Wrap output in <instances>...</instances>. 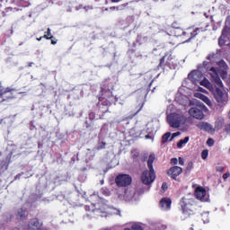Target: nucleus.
I'll list each match as a JSON object with an SVG mask.
<instances>
[{
  "label": "nucleus",
  "mask_w": 230,
  "mask_h": 230,
  "mask_svg": "<svg viewBox=\"0 0 230 230\" xmlns=\"http://www.w3.org/2000/svg\"><path fill=\"white\" fill-rule=\"evenodd\" d=\"M197 127L199 130H205V132H211L213 130V127L208 122H199L197 124Z\"/></svg>",
  "instance_id": "nucleus-14"
},
{
  "label": "nucleus",
  "mask_w": 230,
  "mask_h": 230,
  "mask_svg": "<svg viewBox=\"0 0 230 230\" xmlns=\"http://www.w3.org/2000/svg\"><path fill=\"white\" fill-rule=\"evenodd\" d=\"M207 145L208 146H213V145H215V140H213V138H208L207 140Z\"/></svg>",
  "instance_id": "nucleus-36"
},
{
  "label": "nucleus",
  "mask_w": 230,
  "mask_h": 230,
  "mask_svg": "<svg viewBox=\"0 0 230 230\" xmlns=\"http://www.w3.org/2000/svg\"><path fill=\"white\" fill-rule=\"evenodd\" d=\"M40 226H42V224H40V222H39V219H37V218L32 219L31 221V223L29 224L28 230H39V229H40Z\"/></svg>",
  "instance_id": "nucleus-15"
},
{
  "label": "nucleus",
  "mask_w": 230,
  "mask_h": 230,
  "mask_svg": "<svg viewBox=\"0 0 230 230\" xmlns=\"http://www.w3.org/2000/svg\"><path fill=\"white\" fill-rule=\"evenodd\" d=\"M146 159H148V154H144L143 156H142V160L144 161H146Z\"/></svg>",
  "instance_id": "nucleus-42"
},
{
  "label": "nucleus",
  "mask_w": 230,
  "mask_h": 230,
  "mask_svg": "<svg viewBox=\"0 0 230 230\" xmlns=\"http://www.w3.org/2000/svg\"><path fill=\"white\" fill-rule=\"evenodd\" d=\"M154 1H157V0H154Z\"/></svg>",
  "instance_id": "nucleus-58"
},
{
  "label": "nucleus",
  "mask_w": 230,
  "mask_h": 230,
  "mask_svg": "<svg viewBox=\"0 0 230 230\" xmlns=\"http://www.w3.org/2000/svg\"><path fill=\"white\" fill-rule=\"evenodd\" d=\"M80 8H82V6H80ZM80 8H76V10H80Z\"/></svg>",
  "instance_id": "nucleus-56"
},
{
  "label": "nucleus",
  "mask_w": 230,
  "mask_h": 230,
  "mask_svg": "<svg viewBox=\"0 0 230 230\" xmlns=\"http://www.w3.org/2000/svg\"><path fill=\"white\" fill-rule=\"evenodd\" d=\"M160 208L164 211H168L172 208V199L170 198H163L160 200Z\"/></svg>",
  "instance_id": "nucleus-13"
},
{
  "label": "nucleus",
  "mask_w": 230,
  "mask_h": 230,
  "mask_svg": "<svg viewBox=\"0 0 230 230\" xmlns=\"http://www.w3.org/2000/svg\"><path fill=\"white\" fill-rule=\"evenodd\" d=\"M178 136H181V132L177 131L175 133H172V135L170 137L169 141H173V139H175V137H177Z\"/></svg>",
  "instance_id": "nucleus-33"
},
{
  "label": "nucleus",
  "mask_w": 230,
  "mask_h": 230,
  "mask_svg": "<svg viewBox=\"0 0 230 230\" xmlns=\"http://www.w3.org/2000/svg\"><path fill=\"white\" fill-rule=\"evenodd\" d=\"M179 164H181V166H183V164H184V159H182V157H179Z\"/></svg>",
  "instance_id": "nucleus-43"
},
{
  "label": "nucleus",
  "mask_w": 230,
  "mask_h": 230,
  "mask_svg": "<svg viewBox=\"0 0 230 230\" xmlns=\"http://www.w3.org/2000/svg\"><path fill=\"white\" fill-rule=\"evenodd\" d=\"M220 42H221V41H220V39H219V44H220Z\"/></svg>",
  "instance_id": "nucleus-57"
},
{
  "label": "nucleus",
  "mask_w": 230,
  "mask_h": 230,
  "mask_svg": "<svg viewBox=\"0 0 230 230\" xmlns=\"http://www.w3.org/2000/svg\"><path fill=\"white\" fill-rule=\"evenodd\" d=\"M73 6V4L71 2H66L65 4L66 12H71V7Z\"/></svg>",
  "instance_id": "nucleus-32"
},
{
  "label": "nucleus",
  "mask_w": 230,
  "mask_h": 230,
  "mask_svg": "<svg viewBox=\"0 0 230 230\" xmlns=\"http://www.w3.org/2000/svg\"><path fill=\"white\" fill-rule=\"evenodd\" d=\"M126 197H128V199H132L134 195H136V192L134 190L129 191L128 190L125 191Z\"/></svg>",
  "instance_id": "nucleus-30"
},
{
  "label": "nucleus",
  "mask_w": 230,
  "mask_h": 230,
  "mask_svg": "<svg viewBox=\"0 0 230 230\" xmlns=\"http://www.w3.org/2000/svg\"><path fill=\"white\" fill-rule=\"evenodd\" d=\"M21 177V174L17 175L15 179H19Z\"/></svg>",
  "instance_id": "nucleus-52"
},
{
  "label": "nucleus",
  "mask_w": 230,
  "mask_h": 230,
  "mask_svg": "<svg viewBox=\"0 0 230 230\" xmlns=\"http://www.w3.org/2000/svg\"><path fill=\"white\" fill-rule=\"evenodd\" d=\"M222 127H224V119H217L216 121L215 128H217V130H220Z\"/></svg>",
  "instance_id": "nucleus-21"
},
{
  "label": "nucleus",
  "mask_w": 230,
  "mask_h": 230,
  "mask_svg": "<svg viewBox=\"0 0 230 230\" xmlns=\"http://www.w3.org/2000/svg\"><path fill=\"white\" fill-rule=\"evenodd\" d=\"M202 218H203V222L204 224H209V212H204L202 215H201Z\"/></svg>",
  "instance_id": "nucleus-26"
},
{
  "label": "nucleus",
  "mask_w": 230,
  "mask_h": 230,
  "mask_svg": "<svg viewBox=\"0 0 230 230\" xmlns=\"http://www.w3.org/2000/svg\"><path fill=\"white\" fill-rule=\"evenodd\" d=\"M106 143L105 142H102L100 144H98V146L95 147L96 150H103V148H105L106 146Z\"/></svg>",
  "instance_id": "nucleus-31"
},
{
  "label": "nucleus",
  "mask_w": 230,
  "mask_h": 230,
  "mask_svg": "<svg viewBox=\"0 0 230 230\" xmlns=\"http://www.w3.org/2000/svg\"><path fill=\"white\" fill-rule=\"evenodd\" d=\"M217 66L219 67V75L223 80H226L227 78V70L229 69V66H227V63L224 60H220L217 62Z\"/></svg>",
  "instance_id": "nucleus-11"
},
{
  "label": "nucleus",
  "mask_w": 230,
  "mask_h": 230,
  "mask_svg": "<svg viewBox=\"0 0 230 230\" xmlns=\"http://www.w3.org/2000/svg\"><path fill=\"white\" fill-rule=\"evenodd\" d=\"M115 182L117 186L122 188L130 186V184L132 183V177H130V175L128 174H119L115 179Z\"/></svg>",
  "instance_id": "nucleus-7"
},
{
  "label": "nucleus",
  "mask_w": 230,
  "mask_h": 230,
  "mask_svg": "<svg viewBox=\"0 0 230 230\" xmlns=\"http://www.w3.org/2000/svg\"><path fill=\"white\" fill-rule=\"evenodd\" d=\"M190 141V137H185L184 139L180 140L177 143V148H181L183 145H186Z\"/></svg>",
  "instance_id": "nucleus-20"
},
{
  "label": "nucleus",
  "mask_w": 230,
  "mask_h": 230,
  "mask_svg": "<svg viewBox=\"0 0 230 230\" xmlns=\"http://www.w3.org/2000/svg\"><path fill=\"white\" fill-rule=\"evenodd\" d=\"M102 96L104 100H111V98H112V92L111 90H108L104 93H102Z\"/></svg>",
  "instance_id": "nucleus-24"
},
{
  "label": "nucleus",
  "mask_w": 230,
  "mask_h": 230,
  "mask_svg": "<svg viewBox=\"0 0 230 230\" xmlns=\"http://www.w3.org/2000/svg\"><path fill=\"white\" fill-rule=\"evenodd\" d=\"M33 62H31V63H29V65H28V67H31V66H33Z\"/></svg>",
  "instance_id": "nucleus-50"
},
{
  "label": "nucleus",
  "mask_w": 230,
  "mask_h": 230,
  "mask_svg": "<svg viewBox=\"0 0 230 230\" xmlns=\"http://www.w3.org/2000/svg\"><path fill=\"white\" fill-rule=\"evenodd\" d=\"M188 78L190 80V82H192V84L197 85V84H199L200 80L204 78V75H202V72L199 70H193L188 75Z\"/></svg>",
  "instance_id": "nucleus-10"
},
{
  "label": "nucleus",
  "mask_w": 230,
  "mask_h": 230,
  "mask_svg": "<svg viewBox=\"0 0 230 230\" xmlns=\"http://www.w3.org/2000/svg\"><path fill=\"white\" fill-rule=\"evenodd\" d=\"M167 173L172 179H177V177H179V175L182 173V168L179 166L171 167L168 170Z\"/></svg>",
  "instance_id": "nucleus-12"
},
{
  "label": "nucleus",
  "mask_w": 230,
  "mask_h": 230,
  "mask_svg": "<svg viewBox=\"0 0 230 230\" xmlns=\"http://www.w3.org/2000/svg\"><path fill=\"white\" fill-rule=\"evenodd\" d=\"M141 180L143 184L148 186V184H152L154 181H155V171H144L141 176Z\"/></svg>",
  "instance_id": "nucleus-8"
},
{
  "label": "nucleus",
  "mask_w": 230,
  "mask_h": 230,
  "mask_svg": "<svg viewBox=\"0 0 230 230\" xmlns=\"http://www.w3.org/2000/svg\"><path fill=\"white\" fill-rule=\"evenodd\" d=\"M200 30H201L200 28H196L195 30H193V31L190 32V37L189 38V40H187V42H190L191 39H194V37H197Z\"/></svg>",
  "instance_id": "nucleus-22"
},
{
  "label": "nucleus",
  "mask_w": 230,
  "mask_h": 230,
  "mask_svg": "<svg viewBox=\"0 0 230 230\" xmlns=\"http://www.w3.org/2000/svg\"><path fill=\"white\" fill-rule=\"evenodd\" d=\"M196 98H199V100H202V102H204L207 105H208V107H211L212 102L211 100H209L208 98V96L202 94V93H195Z\"/></svg>",
  "instance_id": "nucleus-17"
},
{
  "label": "nucleus",
  "mask_w": 230,
  "mask_h": 230,
  "mask_svg": "<svg viewBox=\"0 0 230 230\" xmlns=\"http://www.w3.org/2000/svg\"><path fill=\"white\" fill-rule=\"evenodd\" d=\"M212 58H215V54H209V55L207 57V60H211Z\"/></svg>",
  "instance_id": "nucleus-41"
},
{
  "label": "nucleus",
  "mask_w": 230,
  "mask_h": 230,
  "mask_svg": "<svg viewBox=\"0 0 230 230\" xmlns=\"http://www.w3.org/2000/svg\"><path fill=\"white\" fill-rule=\"evenodd\" d=\"M225 132H226V134H230V123L225 126Z\"/></svg>",
  "instance_id": "nucleus-37"
},
{
  "label": "nucleus",
  "mask_w": 230,
  "mask_h": 230,
  "mask_svg": "<svg viewBox=\"0 0 230 230\" xmlns=\"http://www.w3.org/2000/svg\"><path fill=\"white\" fill-rule=\"evenodd\" d=\"M177 163H179V160H177V158H172L171 160V164H177Z\"/></svg>",
  "instance_id": "nucleus-39"
},
{
  "label": "nucleus",
  "mask_w": 230,
  "mask_h": 230,
  "mask_svg": "<svg viewBox=\"0 0 230 230\" xmlns=\"http://www.w3.org/2000/svg\"><path fill=\"white\" fill-rule=\"evenodd\" d=\"M54 37H53V39H49V40H51V44H53V45H55V44H57V40H54Z\"/></svg>",
  "instance_id": "nucleus-45"
},
{
  "label": "nucleus",
  "mask_w": 230,
  "mask_h": 230,
  "mask_svg": "<svg viewBox=\"0 0 230 230\" xmlns=\"http://www.w3.org/2000/svg\"><path fill=\"white\" fill-rule=\"evenodd\" d=\"M132 230H143V226H141V225H133L131 226Z\"/></svg>",
  "instance_id": "nucleus-34"
},
{
  "label": "nucleus",
  "mask_w": 230,
  "mask_h": 230,
  "mask_svg": "<svg viewBox=\"0 0 230 230\" xmlns=\"http://www.w3.org/2000/svg\"><path fill=\"white\" fill-rule=\"evenodd\" d=\"M154 161H155V155L152 153L147 160V168H149V170L154 171Z\"/></svg>",
  "instance_id": "nucleus-18"
},
{
  "label": "nucleus",
  "mask_w": 230,
  "mask_h": 230,
  "mask_svg": "<svg viewBox=\"0 0 230 230\" xmlns=\"http://www.w3.org/2000/svg\"><path fill=\"white\" fill-rule=\"evenodd\" d=\"M43 39H47V40H49V39H53V36L48 37V35L41 36L40 38H37V40L40 41Z\"/></svg>",
  "instance_id": "nucleus-35"
},
{
  "label": "nucleus",
  "mask_w": 230,
  "mask_h": 230,
  "mask_svg": "<svg viewBox=\"0 0 230 230\" xmlns=\"http://www.w3.org/2000/svg\"><path fill=\"white\" fill-rule=\"evenodd\" d=\"M224 33H226V29L223 30L222 35H224Z\"/></svg>",
  "instance_id": "nucleus-51"
},
{
  "label": "nucleus",
  "mask_w": 230,
  "mask_h": 230,
  "mask_svg": "<svg viewBox=\"0 0 230 230\" xmlns=\"http://www.w3.org/2000/svg\"><path fill=\"white\" fill-rule=\"evenodd\" d=\"M209 65L208 62L204 61L203 62V66L205 67V69L208 71L209 76L211 77V79L213 80V82L216 84V85H217V87H224V84L222 83V80L220 79V72L218 70V68L217 67H210L208 66Z\"/></svg>",
  "instance_id": "nucleus-4"
},
{
  "label": "nucleus",
  "mask_w": 230,
  "mask_h": 230,
  "mask_svg": "<svg viewBox=\"0 0 230 230\" xmlns=\"http://www.w3.org/2000/svg\"><path fill=\"white\" fill-rule=\"evenodd\" d=\"M16 215H17V218H19L20 220H22V218H25L28 216V212L21 208L18 210Z\"/></svg>",
  "instance_id": "nucleus-19"
},
{
  "label": "nucleus",
  "mask_w": 230,
  "mask_h": 230,
  "mask_svg": "<svg viewBox=\"0 0 230 230\" xmlns=\"http://www.w3.org/2000/svg\"><path fill=\"white\" fill-rule=\"evenodd\" d=\"M204 112H208V108L202 103L197 104L189 110L190 116L199 120L204 119Z\"/></svg>",
  "instance_id": "nucleus-5"
},
{
  "label": "nucleus",
  "mask_w": 230,
  "mask_h": 230,
  "mask_svg": "<svg viewBox=\"0 0 230 230\" xmlns=\"http://www.w3.org/2000/svg\"><path fill=\"white\" fill-rule=\"evenodd\" d=\"M127 4H123L119 5V6H111V7H110V10L111 12H114V10H117V12H118L119 10H123L127 6Z\"/></svg>",
  "instance_id": "nucleus-25"
},
{
  "label": "nucleus",
  "mask_w": 230,
  "mask_h": 230,
  "mask_svg": "<svg viewBox=\"0 0 230 230\" xmlns=\"http://www.w3.org/2000/svg\"><path fill=\"white\" fill-rule=\"evenodd\" d=\"M214 96L217 103H219L220 105H226V103H227V101L229 100V96L227 95V93L222 91V89L220 88H216L214 92Z\"/></svg>",
  "instance_id": "nucleus-6"
},
{
  "label": "nucleus",
  "mask_w": 230,
  "mask_h": 230,
  "mask_svg": "<svg viewBox=\"0 0 230 230\" xmlns=\"http://www.w3.org/2000/svg\"><path fill=\"white\" fill-rule=\"evenodd\" d=\"M196 199L200 200L201 202H208L209 201V195L206 191L204 187H198L195 190Z\"/></svg>",
  "instance_id": "nucleus-9"
},
{
  "label": "nucleus",
  "mask_w": 230,
  "mask_h": 230,
  "mask_svg": "<svg viewBox=\"0 0 230 230\" xmlns=\"http://www.w3.org/2000/svg\"><path fill=\"white\" fill-rule=\"evenodd\" d=\"M190 30H191V28L187 29V31H190Z\"/></svg>",
  "instance_id": "nucleus-55"
},
{
  "label": "nucleus",
  "mask_w": 230,
  "mask_h": 230,
  "mask_svg": "<svg viewBox=\"0 0 230 230\" xmlns=\"http://www.w3.org/2000/svg\"><path fill=\"white\" fill-rule=\"evenodd\" d=\"M170 137H172V133L167 132L162 137V143H168L170 141Z\"/></svg>",
  "instance_id": "nucleus-23"
},
{
  "label": "nucleus",
  "mask_w": 230,
  "mask_h": 230,
  "mask_svg": "<svg viewBox=\"0 0 230 230\" xmlns=\"http://www.w3.org/2000/svg\"><path fill=\"white\" fill-rule=\"evenodd\" d=\"M121 0H111V3H119Z\"/></svg>",
  "instance_id": "nucleus-48"
},
{
  "label": "nucleus",
  "mask_w": 230,
  "mask_h": 230,
  "mask_svg": "<svg viewBox=\"0 0 230 230\" xmlns=\"http://www.w3.org/2000/svg\"><path fill=\"white\" fill-rule=\"evenodd\" d=\"M209 155V151L208 149H205L201 153V158L206 160L208 159V156Z\"/></svg>",
  "instance_id": "nucleus-29"
},
{
  "label": "nucleus",
  "mask_w": 230,
  "mask_h": 230,
  "mask_svg": "<svg viewBox=\"0 0 230 230\" xmlns=\"http://www.w3.org/2000/svg\"><path fill=\"white\" fill-rule=\"evenodd\" d=\"M131 155H132L133 159H137L139 157V151H137V149L132 150Z\"/></svg>",
  "instance_id": "nucleus-28"
},
{
  "label": "nucleus",
  "mask_w": 230,
  "mask_h": 230,
  "mask_svg": "<svg viewBox=\"0 0 230 230\" xmlns=\"http://www.w3.org/2000/svg\"><path fill=\"white\" fill-rule=\"evenodd\" d=\"M180 206L181 208L185 218H188V217L195 213V196H193V194L191 193L185 195L181 199Z\"/></svg>",
  "instance_id": "nucleus-1"
},
{
  "label": "nucleus",
  "mask_w": 230,
  "mask_h": 230,
  "mask_svg": "<svg viewBox=\"0 0 230 230\" xmlns=\"http://www.w3.org/2000/svg\"><path fill=\"white\" fill-rule=\"evenodd\" d=\"M146 139H152V137L150 135H146Z\"/></svg>",
  "instance_id": "nucleus-47"
},
{
  "label": "nucleus",
  "mask_w": 230,
  "mask_h": 230,
  "mask_svg": "<svg viewBox=\"0 0 230 230\" xmlns=\"http://www.w3.org/2000/svg\"><path fill=\"white\" fill-rule=\"evenodd\" d=\"M229 177H230V173L229 172H226V173H225L224 175H223V179H229Z\"/></svg>",
  "instance_id": "nucleus-44"
},
{
  "label": "nucleus",
  "mask_w": 230,
  "mask_h": 230,
  "mask_svg": "<svg viewBox=\"0 0 230 230\" xmlns=\"http://www.w3.org/2000/svg\"><path fill=\"white\" fill-rule=\"evenodd\" d=\"M85 10H89V7H84Z\"/></svg>",
  "instance_id": "nucleus-54"
},
{
  "label": "nucleus",
  "mask_w": 230,
  "mask_h": 230,
  "mask_svg": "<svg viewBox=\"0 0 230 230\" xmlns=\"http://www.w3.org/2000/svg\"><path fill=\"white\" fill-rule=\"evenodd\" d=\"M186 116L182 114L172 113L167 117L168 123L172 128H180V130H188Z\"/></svg>",
  "instance_id": "nucleus-2"
},
{
  "label": "nucleus",
  "mask_w": 230,
  "mask_h": 230,
  "mask_svg": "<svg viewBox=\"0 0 230 230\" xmlns=\"http://www.w3.org/2000/svg\"><path fill=\"white\" fill-rule=\"evenodd\" d=\"M11 92H12V89L8 87L5 90L0 87V96H4L6 93H11Z\"/></svg>",
  "instance_id": "nucleus-27"
},
{
  "label": "nucleus",
  "mask_w": 230,
  "mask_h": 230,
  "mask_svg": "<svg viewBox=\"0 0 230 230\" xmlns=\"http://www.w3.org/2000/svg\"><path fill=\"white\" fill-rule=\"evenodd\" d=\"M199 90L201 91V93H206V90L204 88L199 87Z\"/></svg>",
  "instance_id": "nucleus-46"
},
{
  "label": "nucleus",
  "mask_w": 230,
  "mask_h": 230,
  "mask_svg": "<svg viewBox=\"0 0 230 230\" xmlns=\"http://www.w3.org/2000/svg\"><path fill=\"white\" fill-rule=\"evenodd\" d=\"M84 209L85 211H93L97 217H107V213H109V206L103 202H99L91 207L85 206Z\"/></svg>",
  "instance_id": "nucleus-3"
},
{
  "label": "nucleus",
  "mask_w": 230,
  "mask_h": 230,
  "mask_svg": "<svg viewBox=\"0 0 230 230\" xmlns=\"http://www.w3.org/2000/svg\"><path fill=\"white\" fill-rule=\"evenodd\" d=\"M219 172H224V167H218L217 169Z\"/></svg>",
  "instance_id": "nucleus-49"
},
{
  "label": "nucleus",
  "mask_w": 230,
  "mask_h": 230,
  "mask_svg": "<svg viewBox=\"0 0 230 230\" xmlns=\"http://www.w3.org/2000/svg\"><path fill=\"white\" fill-rule=\"evenodd\" d=\"M182 35H186V31H181Z\"/></svg>",
  "instance_id": "nucleus-53"
},
{
  "label": "nucleus",
  "mask_w": 230,
  "mask_h": 230,
  "mask_svg": "<svg viewBox=\"0 0 230 230\" xmlns=\"http://www.w3.org/2000/svg\"><path fill=\"white\" fill-rule=\"evenodd\" d=\"M162 190L163 191H166V190H168V184L166 182H164L162 184Z\"/></svg>",
  "instance_id": "nucleus-38"
},
{
  "label": "nucleus",
  "mask_w": 230,
  "mask_h": 230,
  "mask_svg": "<svg viewBox=\"0 0 230 230\" xmlns=\"http://www.w3.org/2000/svg\"><path fill=\"white\" fill-rule=\"evenodd\" d=\"M45 33H47V34H45V35H47V37H52V36H51V29L49 28V29L47 30V32H45Z\"/></svg>",
  "instance_id": "nucleus-40"
},
{
  "label": "nucleus",
  "mask_w": 230,
  "mask_h": 230,
  "mask_svg": "<svg viewBox=\"0 0 230 230\" xmlns=\"http://www.w3.org/2000/svg\"><path fill=\"white\" fill-rule=\"evenodd\" d=\"M199 84L200 85H202L203 87H206L209 91H214V89H215L213 84L207 78H204L203 80L201 79Z\"/></svg>",
  "instance_id": "nucleus-16"
}]
</instances>
